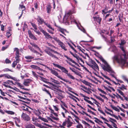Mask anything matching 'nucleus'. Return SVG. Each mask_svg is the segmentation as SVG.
<instances>
[{
	"instance_id": "nucleus-1",
	"label": "nucleus",
	"mask_w": 128,
	"mask_h": 128,
	"mask_svg": "<svg viewBox=\"0 0 128 128\" xmlns=\"http://www.w3.org/2000/svg\"><path fill=\"white\" fill-rule=\"evenodd\" d=\"M119 47L122 51L124 54L120 55L118 53L115 54L114 56L112 57V59L114 62L115 61L122 66H124L127 58L126 54V52L123 46H120Z\"/></svg>"
},
{
	"instance_id": "nucleus-2",
	"label": "nucleus",
	"mask_w": 128,
	"mask_h": 128,
	"mask_svg": "<svg viewBox=\"0 0 128 128\" xmlns=\"http://www.w3.org/2000/svg\"><path fill=\"white\" fill-rule=\"evenodd\" d=\"M72 12L71 11H70L65 14L63 19V21L64 22L66 23L67 24L69 25L70 23L71 24L72 22H74L76 24L79 29L84 33H86L87 35L89 37L91 38V36L86 32L85 30L81 26L80 24H77L76 20L73 18H74V16L72 15Z\"/></svg>"
},
{
	"instance_id": "nucleus-3",
	"label": "nucleus",
	"mask_w": 128,
	"mask_h": 128,
	"mask_svg": "<svg viewBox=\"0 0 128 128\" xmlns=\"http://www.w3.org/2000/svg\"><path fill=\"white\" fill-rule=\"evenodd\" d=\"M99 58L104 64V65L101 64L100 65L101 67L104 71H106L109 73H114V71L112 70L111 67L101 56H99Z\"/></svg>"
},
{
	"instance_id": "nucleus-4",
	"label": "nucleus",
	"mask_w": 128,
	"mask_h": 128,
	"mask_svg": "<svg viewBox=\"0 0 128 128\" xmlns=\"http://www.w3.org/2000/svg\"><path fill=\"white\" fill-rule=\"evenodd\" d=\"M99 58L104 64V65L101 64L100 65L101 67L104 71H106L109 73H114V71L112 70L111 67L101 56H99Z\"/></svg>"
},
{
	"instance_id": "nucleus-5",
	"label": "nucleus",
	"mask_w": 128,
	"mask_h": 128,
	"mask_svg": "<svg viewBox=\"0 0 128 128\" xmlns=\"http://www.w3.org/2000/svg\"><path fill=\"white\" fill-rule=\"evenodd\" d=\"M73 124V122H71V120H65L63 123L62 125L60 124V126L61 128H65L64 126L69 128Z\"/></svg>"
},
{
	"instance_id": "nucleus-6",
	"label": "nucleus",
	"mask_w": 128,
	"mask_h": 128,
	"mask_svg": "<svg viewBox=\"0 0 128 128\" xmlns=\"http://www.w3.org/2000/svg\"><path fill=\"white\" fill-rule=\"evenodd\" d=\"M53 64L55 66H56L61 69L63 72L66 74L68 73V70H67L64 67L62 66L59 64L54 63H53Z\"/></svg>"
},
{
	"instance_id": "nucleus-7",
	"label": "nucleus",
	"mask_w": 128,
	"mask_h": 128,
	"mask_svg": "<svg viewBox=\"0 0 128 128\" xmlns=\"http://www.w3.org/2000/svg\"><path fill=\"white\" fill-rule=\"evenodd\" d=\"M32 123L36 126H37L40 128H47V127L44 126H43L38 123L36 120H32Z\"/></svg>"
},
{
	"instance_id": "nucleus-8",
	"label": "nucleus",
	"mask_w": 128,
	"mask_h": 128,
	"mask_svg": "<svg viewBox=\"0 0 128 128\" xmlns=\"http://www.w3.org/2000/svg\"><path fill=\"white\" fill-rule=\"evenodd\" d=\"M38 18H37L36 20L38 22V24H42L44 22V19L39 16H38Z\"/></svg>"
},
{
	"instance_id": "nucleus-9",
	"label": "nucleus",
	"mask_w": 128,
	"mask_h": 128,
	"mask_svg": "<svg viewBox=\"0 0 128 128\" xmlns=\"http://www.w3.org/2000/svg\"><path fill=\"white\" fill-rule=\"evenodd\" d=\"M22 119L24 120H30V119L28 116L23 112L22 113Z\"/></svg>"
},
{
	"instance_id": "nucleus-10",
	"label": "nucleus",
	"mask_w": 128,
	"mask_h": 128,
	"mask_svg": "<svg viewBox=\"0 0 128 128\" xmlns=\"http://www.w3.org/2000/svg\"><path fill=\"white\" fill-rule=\"evenodd\" d=\"M93 18L95 21H96L99 23L100 24L102 18H100L99 16H93Z\"/></svg>"
},
{
	"instance_id": "nucleus-11",
	"label": "nucleus",
	"mask_w": 128,
	"mask_h": 128,
	"mask_svg": "<svg viewBox=\"0 0 128 128\" xmlns=\"http://www.w3.org/2000/svg\"><path fill=\"white\" fill-rule=\"evenodd\" d=\"M44 34L46 38L48 39H50L51 40L53 39L52 37L50 36L48 33L45 31L44 33Z\"/></svg>"
},
{
	"instance_id": "nucleus-12",
	"label": "nucleus",
	"mask_w": 128,
	"mask_h": 128,
	"mask_svg": "<svg viewBox=\"0 0 128 128\" xmlns=\"http://www.w3.org/2000/svg\"><path fill=\"white\" fill-rule=\"evenodd\" d=\"M110 73V75L112 77L115 78L118 82H119L121 83H123V82L121 80H120L117 79L116 78V77L114 76V74H115V72H114V73Z\"/></svg>"
},
{
	"instance_id": "nucleus-13",
	"label": "nucleus",
	"mask_w": 128,
	"mask_h": 128,
	"mask_svg": "<svg viewBox=\"0 0 128 128\" xmlns=\"http://www.w3.org/2000/svg\"><path fill=\"white\" fill-rule=\"evenodd\" d=\"M31 81V80L30 79L26 80L24 82L23 84L26 86H29V84L30 83Z\"/></svg>"
},
{
	"instance_id": "nucleus-14",
	"label": "nucleus",
	"mask_w": 128,
	"mask_h": 128,
	"mask_svg": "<svg viewBox=\"0 0 128 128\" xmlns=\"http://www.w3.org/2000/svg\"><path fill=\"white\" fill-rule=\"evenodd\" d=\"M59 44L60 46L64 50H65L66 51L67 50L65 48V45L64 44H63L62 42H60L59 43Z\"/></svg>"
},
{
	"instance_id": "nucleus-15",
	"label": "nucleus",
	"mask_w": 128,
	"mask_h": 128,
	"mask_svg": "<svg viewBox=\"0 0 128 128\" xmlns=\"http://www.w3.org/2000/svg\"><path fill=\"white\" fill-rule=\"evenodd\" d=\"M58 30L62 34H64L65 36L66 34L64 33V32H66V30L64 29L61 28L60 27H58Z\"/></svg>"
},
{
	"instance_id": "nucleus-16",
	"label": "nucleus",
	"mask_w": 128,
	"mask_h": 128,
	"mask_svg": "<svg viewBox=\"0 0 128 128\" xmlns=\"http://www.w3.org/2000/svg\"><path fill=\"white\" fill-rule=\"evenodd\" d=\"M93 68H92L93 70L94 71H96L95 69H97L98 70H99V68L97 64L96 63L94 65H93Z\"/></svg>"
},
{
	"instance_id": "nucleus-17",
	"label": "nucleus",
	"mask_w": 128,
	"mask_h": 128,
	"mask_svg": "<svg viewBox=\"0 0 128 128\" xmlns=\"http://www.w3.org/2000/svg\"><path fill=\"white\" fill-rule=\"evenodd\" d=\"M112 123V125L114 127L116 128L117 127V125L115 123L116 122V120H109Z\"/></svg>"
},
{
	"instance_id": "nucleus-18",
	"label": "nucleus",
	"mask_w": 128,
	"mask_h": 128,
	"mask_svg": "<svg viewBox=\"0 0 128 128\" xmlns=\"http://www.w3.org/2000/svg\"><path fill=\"white\" fill-rule=\"evenodd\" d=\"M82 82L85 85L90 86V87L91 88V86L90 85V84L87 82L85 80H84L83 81H82Z\"/></svg>"
},
{
	"instance_id": "nucleus-19",
	"label": "nucleus",
	"mask_w": 128,
	"mask_h": 128,
	"mask_svg": "<svg viewBox=\"0 0 128 128\" xmlns=\"http://www.w3.org/2000/svg\"><path fill=\"white\" fill-rule=\"evenodd\" d=\"M51 7L50 5H48L47 6L46 8V10L47 13H49L51 11Z\"/></svg>"
},
{
	"instance_id": "nucleus-20",
	"label": "nucleus",
	"mask_w": 128,
	"mask_h": 128,
	"mask_svg": "<svg viewBox=\"0 0 128 128\" xmlns=\"http://www.w3.org/2000/svg\"><path fill=\"white\" fill-rule=\"evenodd\" d=\"M19 61H18L16 60L14 61L12 64V66L13 68H14L16 65L17 64V63L19 62Z\"/></svg>"
},
{
	"instance_id": "nucleus-21",
	"label": "nucleus",
	"mask_w": 128,
	"mask_h": 128,
	"mask_svg": "<svg viewBox=\"0 0 128 128\" xmlns=\"http://www.w3.org/2000/svg\"><path fill=\"white\" fill-rule=\"evenodd\" d=\"M26 128H35V126L32 124H28L26 126Z\"/></svg>"
},
{
	"instance_id": "nucleus-22",
	"label": "nucleus",
	"mask_w": 128,
	"mask_h": 128,
	"mask_svg": "<svg viewBox=\"0 0 128 128\" xmlns=\"http://www.w3.org/2000/svg\"><path fill=\"white\" fill-rule=\"evenodd\" d=\"M120 41V43L119 44L120 46H123L126 43V42L124 40H121Z\"/></svg>"
},
{
	"instance_id": "nucleus-23",
	"label": "nucleus",
	"mask_w": 128,
	"mask_h": 128,
	"mask_svg": "<svg viewBox=\"0 0 128 128\" xmlns=\"http://www.w3.org/2000/svg\"><path fill=\"white\" fill-rule=\"evenodd\" d=\"M24 58L28 60H31L34 58V57L30 56H25Z\"/></svg>"
},
{
	"instance_id": "nucleus-24",
	"label": "nucleus",
	"mask_w": 128,
	"mask_h": 128,
	"mask_svg": "<svg viewBox=\"0 0 128 128\" xmlns=\"http://www.w3.org/2000/svg\"><path fill=\"white\" fill-rule=\"evenodd\" d=\"M6 112L8 114L13 115L14 114V112L10 110H5Z\"/></svg>"
},
{
	"instance_id": "nucleus-25",
	"label": "nucleus",
	"mask_w": 128,
	"mask_h": 128,
	"mask_svg": "<svg viewBox=\"0 0 128 128\" xmlns=\"http://www.w3.org/2000/svg\"><path fill=\"white\" fill-rule=\"evenodd\" d=\"M67 74L68 76L70 79L73 80H74L75 79V78L71 75L70 73H68Z\"/></svg>"
},
{
	"instance_id": "nucleus-26",
	"label": "nucleus",
	"mask_w": 128,
	"mask_h": 128,
	"mask_svg": "<svg viewBox=\"0 0 128 128\" xmlns=\"http://www.w3.org/2000/svg\"><path fill=\"white\" fill-rule=\"evenodd\" d=\"M30 44L32 46H34L35 47H36L37 48L38 50H40V48H39V47H38V46L36 45L34 43H31L30 42Z\"/></svg>"
},
{
	"instance_id": "nucleus-27",
	"label": "nucleus",
	"mask_w": 128,
	"mask_h": 128,
	"mask_svg": "<svg viewBox=\"0 0 128 128\" xmlns=\"http://www.w3.org/2000/svg\"><path fill=\"white\" fill-rule=\"evenodd\" d=\"M51 72L53 74L55 75L56 76H57L58 74V73L56 71H55L54 70H51Z\"/></svg>"
},
{
	"instance_id": "nucleus-28",
	"label": "nucleus",
	"mask_w": 128,
	"mask_h": 128,
	"mask_svg": "<svg viewBox=\"0 0 128 128\" xmlns=\"http://www.w3.org/2000/svg\"><path fill=\"white\" fill-rule=\"evenodd\" d=\"M94 96H95L96 98L98 99L99 100H100L102 102H104V100L102 99L100 97L96 95H94Z\"/></svg>"
},
{
	"instance_id": "nucleus-29",
	"label": "nucleus",
	"mask_w": 128,
	"mask_h": 128,
	"mask_svg": "<svg viewBox=\"0 0 128 128\" xmlns=\"http://www.w3.org/2000/svg\"><path fill=\"white\" fill-rule=\"evenodd\" d=\"M16 56L15 58L16 60L19 61L20 60L19 58L20 57V54H15Z\"/></svg>"
},
{
	"instance_id": "nucleus-30",
	"label": "nucleus",
	"mask_w": 128,
	"mask_h": 128,
	"mask_svg": "<svg viewBox=\"0 0 128 128\" xmlns=\"http://www.w3.org/2000/svg\"><path fill=\"white\" fill-rule=\"evenodd\" d=\"M110 106L112 108H113L114 110L118 112H119L120 111V110L118 108L116 107H114L112 105H111Z\"/></svg>"
},
{
	"instance_id": "nucleus-31",
	"label": "nucleus",
	"mask_w": 128,
	"mask_h": 128,
	"mask_svg": "<svg viewBox=\"0 0 128 128\" xmlns=\"http://www.w3.org/2000/svg\"><path fill=\"white\" fill-rule=\"evenodd\" d=\"M28 47L31 51L32 52L34 53V52H36V50H34L32 47L30 46H28Z\"/></svg>"
},
{
	"instance_id": "nucleus-32",
	"label": "nucleus",
	"mask_w": 128,
	"mask_h": 128,
	"mask_svg": "<svg viewBox=\"0 0 128 128\" xmlns=\"http://www.w3.org/2000/svg\"><path fill=\"white\" fill-rule=\"evenodd\" d=\"M14 51H16L15 54H20L19 50L18 48H14Z\"/></svg>"
},
{
	"instance_id": "nucleus-33",
	"label": "nucleus",
	"mask_w": 128,
	"mask_h": 128,
	"mask_svg": "<svg viewBox=\"0 0 128 128\" xmlns=\"http://www.w3.org/2000/svg\"><path fill=\"white\" fill-rule=\"evenodd\" d=\"M42 90L43 91H45L46 92V93L48 94L50 96H51V94H50V92H49V91H48V90L46 88H42Z\"/></svg>"
},
{
	"instance_id": "nucleus-34",
	"label": "nucleus",
	"mask_w": 128,
	"mask_h": 128,
	"mask_svg": "<svg viewBox=\"0 0 128 128\" xmlns=\"http://www.w3.org/2000/svg\"><path fill=\"white\" fill-rule=\"evenodd\" d=\"M50 80H51V81L52 82H54V83L56 84H58V81L56 80L55 79H54L53 78H50Z\"/></svg>"
},
{
	"instance_id": "nucleus-35",
	"label": "nucleus",
	"mask_w": 128,
	"mask_h": 128,
	"mask_svg": "<svg viewBox=\"0 0 128 128\" xmlns=\"http://www.w3.org/2000/svg\"><path fill=\"white\" fill-rule=\"evenodd\" d=\"M28 28V26L25 23H24V25L23 27V30L24 32L25 31V30L27 28Z\"/></svg>"
},
{
	"instance_id": "nucleus-36",
	"label": "nucleus",
	"mask_w": 128,
	"mask_h": 128,
	"mask_svg": "<svg viewBox=\"0 0 128 128\" xmlns=\"http://www.w3.org/2000/svg\"><path fill=\"white\" fill-rule=\"evenodd\" d=\"M12 83V84H13V81L12 80H8L7 81L5 82H4V83H5L6 84H10V83Z\"/></svg>"
},
{
	"instance_id": "nucleus-37",
	"label": "nucleus",
	"mask_w": 128,
	"mask_h": 128,
	"mask_svg": "<svg viewBox=\"0 0 128 128\" xmlns=\"http://www.w3.org/2000/svg\"><path fill=\"white\" fill-rule=\"evenodd\" d=\"M29 36L30 38L32 39H33L35 40H37L36 37L32 34Z\"/></svg>"
},
{
	"instance_id": "nucleus-38",
	"label": "nucleus",
	"mask_w": 128,
	"mask_h": 128,
	"mask_svg": "<svg viewBox=\"0 0 128 128\" xmlns=\"http://www.w3.org/2000/svg\"><path fill=\"white\" fill-rule=\"evenodd\" d=\"M16 84L19 87H20L22 89V88H23L22 87H24V86L22 85L19 82H16Z\"/></svg>"
},
{
	"instance_id": "nucleus-39",
	"label": "nucleus",
	"mask_w": 128,
	"mask_h": 128,
	"mask_svg": "<svg viewBox=\"0 0 128 128\" xmlns=\"http://www.w3.org/2000/svg\"><path fill=\"white\" fill-rule=\"evenodd\" d=\"M58 78H59L60 79H61L62 80L66 82H67V81H66L65 79H63L60 76L58 75V74L57 76H56Z\"/></svg>"
},
{
	"instance_id": "nucleus-40",
	"label": "nucleus",
	"mask_w": 128,
	"mask_h": 128,
	"mask_svg": "<svg viewBox=\"0 0 128 128\" xmlns=\"http://www.w3.org/2000/svg\"><path fill=\"white\" fill-rule=\"evenodd\" d=\"M4 76L8 78H11L12 77L7 74H5Z\"/></svg>"
},
{
	"instance_id": "nucleus-41",
	"label": "nucleus",
	"mask_w": 128,
	"mask_h": 128,
	"mask_svg": "<svg viewBox=\"0 0 128 128\" xmlns=\"http://www.w3.org/2000/svg\"><path fill=\"white\" fill-rule=\"evenodd\" d=\"M117 90L119 93L122 96H123L124 95V94L123 92L120 90L119 89H117Z\"/></svg>"
},
{
	"instance_id": "nucleus-42",
	"label": "nucleus",
	"mask_w": 128,
	"mask_h": 128,
	"mask_svg": "<svg viewBox=\"0 0 128 128\" xmlns=\"http://www.w3.org/2000/svg\"><path fill=\"white\" fill-rule=\"evenodd\" d=\"M46 53H47V54H48L50 56H52V53L49 51H48V50H46V51H45Z\"/></svg>"
},
{
	"instance_id": "nucleus-43",
	"label": "nucleus",
	"mask_w": 128,
	"mask_h": 128,
	"mask_svg": "<svg viewBox=\"0 0 128 128\" xmlns=\"http://www.w3.org/2000/svg\"><path fill=\"white\" fill-rule=\"evenodd\" d=\"M31 25L33 28L35 30H37V28L36 25L35 24L31 23Z\"/></svg>"
},
{
	"instance_id": "nucleus-44",
	"label": "nucleus",
	"mask_w": 128,
	"mask_h": 128,
	"mask_svg": "<svg viewBox=\"0 0 128 128\" xmlns=\"http://www.w3.org/2000/svg\"><path fill=\"white\" fill-rule=\"evenodd\" d=\"M5 62L6 64L10 63L11 62V61L8 58H6V59Z\"/></svg>"
},
{
	"instance_id": "nucleus-45",
	"label": "nucleus",
	"mask_w": 128,
	"mask_h": 128,
	"mask_svg": "<svg viewBox=\"0 0 128 128\" xmlns=\"http://www.w3.org/2000/svg\"><path fill=\"white\" fill-rule=\"evenodd\" d=\"M69 68H70V70H71L72 72H74L76 75H78V73L76 72H75L74 70V68H72L70 67Z\"/></svg>"
},
{
	"instance_id": "nucleus-46",
	"label": "nucleus",
	"mask_w": 128,
	"mask_h": 128,
	"mask_svg": "<svg viewBox=\"0 0 128 128\" xmlns=\"http://www.w3.org/2000/svg\"><path fill=\"white\" fill-rule=\"evenodd\" d=\"M122 78L124 80L126 81L128 80V79L127 78L126 76H122Z\"/></svg>"
},
{
	"instance_id": "nucleus-47",
	"label": "nucleus",
	"mask_w": 128,
	"mask_h": 128,
	"mask_svg": "<svg viewBox=\"0 0 128 128\" xmlns=\"http://www.w3.org/2000/svg\"><path fill=\"white\" fill-rule=\"evenodd\" d=\"M37 66L33 65H31L30 66V67L32 68H34V69H37Z\"/></svg>"
},
{
	"instance_id": "nucleus-48",
	"label": "nucleus",
	"mask_w": 128,
	"mask_h": 128,
	"mask_svg": "<svg viewBox=\"0 0 128 128\" xmlns=\"http://www.w3.org/2000/svg\"><path fill=\"white\" fill-rule=\"evenodd\" d=\"M82 90L84 92L87 93L88 94H90L92 93V92L90 91H86L82 88Z\"/></svg>"
},
{
	"instance_id": "nucleus-49",
	"label": "nucleus",
	"mask_w": 128,
	"mask_h": 128,
	"mask_svg": "<svg viewBox=\"0 0 128 128\" xmlns=\"http://www.w3.org/2000/svg\"><path fill=\"white\" fill-rule=\"evenodd\" d=\"M39 30L41 32H42L43 34L45 32L44 30H43L42 28L40 26L39 28Z\"/></svg>"
},
{
	"instance_id": "nucleus-50",
	"label": "nucleus",
	"mask_w": 128,
	"mask_h": 128,
	"mask_svg": "<svg viewBox=\"0 0 128 128\" xmlns=\"http://www.w3.org/2000/svg\"><path fill=\"white\" fill-rule=\"evenodd\" d=\"M95 122L100 124H101L103 123V122L101 120H94Z\"/></svg>"
},
{
	"instance_id": "nucleus-51",
	"label": "nucleus",
	"mask_w": 128,
	"mask_h": 128,
	"mask_svg": "<svg viewBox=\"0 0 128 128\" xmlns=\"http://www.w3.org/2000/svg\"><path fill=\"white\" fill-rule=\"evenodd\" d=\"M18 92H19L20 93H21L23 94H29L30 95V94L28 93V92H22V91H18Z\"/></svg>"
},
{
	"instance_id": "nucleus-52",
	"label": "nucleus",
	"mask_w": 128,
	"mask_h": 128,
	"mask_svg": "<svg viewBox=\"0 0 128 128\" xmlns=\"http://www.w3.org/2000/svg\"><path fill=\"white\" fill-rule=\"evenodd\" d=\"M32 73L34 77H36L37 78H38V76L37 75L36 73L32 71Z\"/></svg>"
},
{
	"instance_id": "nucleus-53",
	"label": "nucleus",
	"mask_w": 128,
	"mask_h": 128,
	"mask_svg": "<svg viewBox=\"0 0 128 128\" xmlns=\"http://www.w3.org/2000/svg\"><path fill=\"white\" fill-rule=\"evenodd\" d=\"M68 44L71 47V48L73 50H74V52H76V53L77 52L76 51V50L72 46H71L70 44Z\"/></svg>"
},
{
	"instance_id": "nucleus-54",
	"label": "nucleus",
	"mask_w": 128,
	"mask_h": 128,
	"mask_svg": "<svg viewBox=\"0 0 128 128\" xmlns=\"http://www.w3.org/2000/svg\"><path fill=\"white\" fill-rule=\"evenodd\" d=\"M77 128H83V126L80 124H79L76 126Z\"/></svg>"
},
{
	"instance_id": "nucleus-55",
	"label": "nucleus",
	"mask_w": 128,
	"mask_h": 128,
	"mask_svg": "<svg viewBox=\"0 0 128 128\" xmlns=\"http://www.w3.org/2000/svg\"><path fill=\"white\" fill-rule=\"evenodd\" d=\"M3 71L4 72H7L8 71H10L12 72L13 71L11 70H10L9 69H8V68H6L4 70H3Z\"/></svg>"
},
{
	"instance_id": "nucleus-56",
	"label": "nucleus",
	"mask_w": 128,
	"mask_h": 128,
	"mask_svg": "<svg viewBox=\"0 0 128 128\" xmlns=\"http://www.w3.org/2000/svg\"><path fill=\"white\" fill-rule=\"evenodd\" d=\"M6 35L8 36V38L11 35L10 32H7L6 33Z\"/></svg>"
},
{
	"instance_id": "nucleus-57",
	"label": "nucleus",
	"mask_w": 128,
	"mask_h": 128,
	"mask_svg": "<svg viewBox=\"0 0 128 128\" xmlns=\"http://www.w3.org/2000/svg\"><path fill=\"white\" fill-rule=\"evenodd\" d=\"M72 56L76 58V59L78 61L79 56H77V55L76 54H75V55L74 54Z\"/></svg>"
},
{
	"instance_id": "nucleus-58",
	"label": "nucleus",
	"mask_w": 128,
	"mask_h": 128,
	"mask_svg": "<svg viewBox=\"0 0 128 128\" xmlns=\"http://www.w3.org/2000/svg\"><path fill=\"white\" fill-rule=\"evenodd\" d=\"M39 76L40 78L42 79V80L43 81H44V82L46 83H47V81H46V80H46V79L45 78H44L42 77L41 76Z\"/></svg>"
},
{
	"instance_id": "nucleus-59",
	"label": "nucleus",
	"mask_w": 128,
	"mask_h": 128,
	"mask_svg": "<svg viewBox=\"0 0 128 128\" xmlns=\"http://www.w3.org/2000/svg\"><path fill=\"white\" fill-rule=\"evenodd\" d=\"M8 45H7L6 46H3L2 47V50H4L6 49L8 46Z\"/></svg>"
},
{
	"instance_id": "nucleus-60",
	"label": "nucleus",
	"mask_w": 128,
	"mask_h": 128,
	"mask_svg": "<svg viewBox=\"0 0 128 128\" xmlns=\"http://www.w3.org/2000/svg\"><path fill=\"white\" fill-rule=\"evenodd\" d=\"M48 27L49 28L51 29L53 31L54 30V28H52V27L50 25V24H48Z\"/></svg>"
},
{
	"instance_id": "nucleus-61",
	"label": "nucleus",
	"mask_w": 128,
	"mask_h": 128,
	"mask_svg": "<svg viewBox=\"0 0 128 128\" xmlns=\"http://www.w3.org/2000/svg\"><path fill=\"white\" fill-rule=\"evenodd\" d=\"M53 38L54 40L55 41L57 42H60V40L58 38H57L56 37H54V38Z\"/></svg>"
},
{
	"instance_id": "nucleus-62",
	"label": "nucleus",
	"mask_w": 128,
	"mask_h": 128,
	"mask_svg": "<svg viewBox=\"0 0 128 128\" xmlns=\"http://www.w3.org/2000/svg\"><path fill=\"white\" fill-rule=\"evenodd\" d=\"M21 67V66L20 64H18L16 67V68L18 69V70H20Z\"/></svg>"
},
{
	"instance_id": "nucleus-63",
	"label": "nucleus",
	"mask_w": 128,
	"mask_h": 128,
	"mask_svg": "<svg viewBox=\"0 0 128 128\" xmlns=\"http://www.w3.org/2000/svg\"><path fill=\"white\" fill-rule=\"evenodd\" d=\"M22 107L24 108L22 109L24 110L25 111H28V109L27 108H25V107L24 106H23Z\"/></svg>"
},
{
	"instance_id": "nucleus-64",
	"label": "nucleus",
	"mask_w": 128,
	"mask_h": 128,
	"mask_svg": "<svg viewBox=\"0 0 128 128\" xmlns=\"http://www.w3.org/2000/svg\"><path fill=\"white\" fill-rule=\"evenodd\" d=\"M91 61H90V62L92 64H93L92 65H94L95 64H96V62L93 60L91 59Z\"/></svg>"
}]
</instances>
